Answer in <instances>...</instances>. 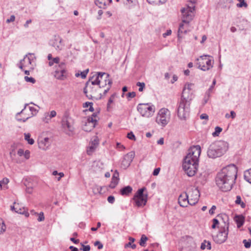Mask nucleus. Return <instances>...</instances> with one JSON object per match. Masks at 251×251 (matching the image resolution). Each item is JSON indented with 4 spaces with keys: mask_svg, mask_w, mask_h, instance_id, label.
Instances as JSON below:
<instances>
[{
    "mask_svg": "<svg viewBox=\"0 0 251 251\" xmlns=\"http://www.w3.org/2000/svg\"><path fill=\"white\" fill-rule=\"evenodd\" d=\"M119 179L112 178L109 187L112 189L114 188L118 184Z\"/></svg>",
    "mask_w": 251,
    "mask_h": 251,
    "instance_id": "37",
    "label": "nucleus"
},
{
    "mask_svg": "<svg viewBox=\"0 0 251 251\" xmlns=\"http://www.w3.org/2000/svg\"><path fill=\"white\" fill-rule=\"evenodd\" d=\"M27 109L32 117L36 115L38 112V110L33 106H28Z\"/></svg>",
    "mask_w": 251,
    "mask_h": 251,
    "instance_id": "35",
    "label": "nucleus"
},
{
    "mask_svg": "<svg viewBox=\"0 0 251 251\" xmlns=\"http://www.w3.org/2000/svg\"><path fill=\"white\" fill-rule=\"evenodd\" d=\"M116 96V94L114 93L113 95H112L109 98L107 104V108L108 109H109L110 108V104L113 102Z\"/></svg>",
    "mask_w": 251,
    "mask_h": 251,
    "instance_id": "36",
    "label": "nucleus"
},
{
    "mask_svg": "<svg viewBox=\"0 0 251 251\" xmlns=\"http://www.w3.org/2000/svg\"><path fill=\"white\" fill-rule=\"evenodd\" d=\"M81 245L82 247V248L81 249V250L83 251H90V246L89 245L85 246L82 243H81Z\"/></svg>",
    "mask_w": 251,
    "mask_h": 251,
    "instance_id": "53",
    "label": "nucleus"
},
{
    "mask_svg": "<svg viewBox=\"0 0 251 251\" xmlns=\"http://www.w3.org/2000/svg\"><path fill=\"white\" fill-rule=\"evenodd\" d=\"M89 79L90 81H92V84H96L101 89L106 87L103 92V95H105L109 91L112 84V80L109 79V75L105 73H95Z\"/></svg>",
    "mask_w": 251,
    "mask_h": 251,
    "instance_id": "4",
    "label": "nucleus"
},
{
    "mask_svg": "<svg viewBox=\"0 0 251 251\" xmlns=\"http://www.w3.org/2000/svg\"><path fill=\"white\" fill-rule=\"evenodd\" d=\"M33 54L29 53L28 54L26 55L24 59L22 60L20 63L19 65V67L22 70H23L24 67H27V65L25 64V61L26 60H28V63L31 64V61L33 60L34 57L32 56Z\"/></svg>",
    "mask_w": 251,
    "mask_h": 251,
    "instance_id": "22",
    "label": "nucleus"
},
{
    "mask_svg": "<svg viewBox=\"0 0 251 251\" xmlns=\"http://www.w3.org/2000/svg\"><path fill=\"white\" fill-rule=\"evenodd\" d=\"M98 113H96H96H94L91 115V116L88 117L87 120H88L89 121H91V119L92 118V119H93V120L95 121V124H96L97 122H98Z\"/></svg>",
    "mask_w": 251,
    "mask_h": 251,
    "instance_id": "41",
    "label": "nucleus"
},
{
    "mask_svg": "<svg viewBox=\"0 0 251 251\" xmlns=\"http://www.w3.org/2000/svg\"><path fill=\"white\" fill-rule=\"evenodd\" d=\"M11 210H14L16 213L25 215L26 217L29 216V213L26 211L25 209L21 207L20 204L14 202L13 205L11 206Z\"/></svg>",
    "mask_w": 251,
    "mask_h": 251,
    "instance_id": "20",
    "label": "nucleus"
},
{
    "mask_svg": "<svg viewBox=\"0 0 251 251\" xmlns=\"http://www.w3.org/2000/svg\"><path fill=\"white\" fill-rule=\"evenodd\" d=\"M210 97V93L209 92H206L205 96H204L203 100V104H205L209 100V98Z\"/></svg>",
    "mask_w": 251,
    "mask_h": 251,
    "instance_id": "48",
    "label": "nucleus"
},
{
    "mask_svg": "<svg viewBox=\"0 0 251 251\" xmlns=\"http://www.w3.org/2000/svg\"><path fill=\"white\" fill-rule=\"evenodd\" d=\"M148 239V238L145 235H142L139 242L140 245L142 247H144Z\"/></svg>",
    "mask_w": 251,
    "mask_h": 251,
    "instance_id": "38",
    "label": "nucleus"
},
{
    "mask_svg": "<svg viewBox=\"0 0 251 251\" xmlns=\"http://www.w3.org/2000/svg\"><path fill=\"white\" fill-rule=\"evenodd\" d=\"M95 3L100 8H104L106 6L105 0H95Z\"/></svg>",
    "mask_w": 251,
    "mask_h": 251,
    "instance_id": "28",
    "label": "nucleus"
},
{
    "mask_svg": "<svg viewBox=\"0 0 251 251\" xmlns=\"http://www.w3.org/2000/svg\"><path fill=\"white\" fill-rule=\"evenodd\" d=\"M94 245L95 246H97L98 249L99 250H100V249H102V248H103L102 244L99 241H97L95 242Z\"/></svg>",
    "mask_w": 251,
    "mask_h": 251,
    "instance_id": "50",
    "label": "nucleus"
},
{
    "mask_svg": "<svg viewBox=\"0 0 251 251\" xmlns=\"http://www.w3.org/2000/svg\"><path fill=\"white\" fill-rule=\"evenodd\" d=\"M170 113L167 108H161L156 118V122L162 126H166L170 120Z\"/></svg>",
    "mask_w": 251,
    "mask_h": 251,
    "instance_id": "13",
    "label": "nucleus"
},
{
    "mask_svg": "<svg viewBox=\"0 0 251 251\" xmlns=\"http://www.w3.org/2000/svg\"><path fill=\"white\" fill-rule=\"evenodd\" d=\"M50 44L57 50H61L63 47L62 39L59 36H55L53 39L50 41Z\"/></svg>",
    "mask_w": 251,
    "mask_h": 251,
    "instance_id": "19",
    "label": "nucleus"
},
{
    "mask_svg": "<svg viewBox=\"0 0 251 251\" xmlns=\"http://www.w3.org/2000/svg\"><path fill=\"white\" fill-rule=\"evenodd\" d=\"M25 80L26 82H29L32 83H34L35 82V79L32 77H28L27 76H25Z\"/></svg>",
    "mask_w": 251,
    "mask_h": 251,
    "instance_id": "49",
    "label": "nucleus"
},
{
    "mask_svg": "<svg viewBox=\"0 0 251 251\" xmlns=\"http://www.w3.org/2000/svg\"><path fill=\"white\" fill-rule=\"evenodd\" d=\"M15 19V16L14 15H11L9 19H7L6 20V23H9L10 22H13V21H14Z\"/></svg>",
    "mask_w": 251,
    "mask_h": 251,
    "instance_id": "60",
    "label": "nucleus"
},
{
    "mask_svg": "<svg viewBox=\"0 0 251 251\" xmlns=\"http://www.w3.org/2000/svg\"><path fill=\"white\" fill-rule=\"evenodd\" d=\"M201 151V147L199 146L191 147L184 158L182 168L185 173L189 177L194 176L198 171Z\"/></svg>",
    "mask_w": 251,
    "mask_h": 251,
    "instance_id": "3",
    "label": "nucleus"
},
{
    "mask_svg": "<svg viewBox=\"0 0 251 251\" xmlns=\"http://www.w3.org/2000/svg\"><path fill=\"white\" fill-rule=\"evenodd\" d=\"M137 110L143 117H151L155 112V107L150 103H140L137 106Z\"/></svg>",
    "mask_w": 251,
    "mask_h": 251,
    "instance_id": "11",
    "label": "nucleus"
},
{
    "mask_svg": "<svg viewBox=\"0 0 251 251\" xmlns=\"http://www.w3.org/2000/svg\"><path fill=\"white\" fill-rule=\"evenodd\" d=\"M134 156L135 153L133 151L129 152L126 155H125L122 162V167L124 169H126L128 167H129Z\"/></svg>",
    "mask_w": 251,
    "mask_h": 251,
    "instance_id": "17",
    "label": "nucleus"
},
{
    "mask_svg": "<svg viewBox=\"0 0 251 251\" xmlns=\"http://www.w3.org/2000/svg\"><path fill=\"white\" fill-rule=\"evenodd\" d=\"M80 51V49L79 47L75 46L70 52V55L73 56L74 58H75Z\"/></svg>",
    "mask_w": 251,
    "mask_h": 251,
    "instance_id": "26",
    "label": "nucleus"
},
{
    "mask_svg": "<svg viewBox=\"0 0 251 251\" xmlns=\"http://www.w3.org/2000/svg\"><path fill=\"white\" fill-rule=\"evenodd\" d=\"M127 137L132 140L135 141L136 140V138L134 134L132 132H130L127 135Z\"/></svg>",
    "mask_w": 251,
    "mask_h": 251,
    "instance_id": "51",
    "label": "nucleus"
},
{
    "mask_svg": "<svg viewBox=\"0 0 251 251\" xmlns=\"http://www.w3.org/2000/svg\"><path fill=\"white\" fill-rule=\"evenodd\" d=\"M222 131V128L219 126H216L215 128V131L212 133L214 137L219 135L220 133Z\"/></svg>",
    "mask_w": 251,
    "mask_h": 251,
    "instance_id": "39",
    "label": "nucleus"
},
{
    "mask_svg": "<svg viewBox=\"0 0 251 251\" xmlns=\"http://www.w3.org/2000/svg\"><path fill=\"white\" fill-rule=\"evenodd\" d=\"M237 169L234 164L223 168L217 175L216 185L222 191L230 190L237 178Z\"/></svg>",
    "mask_w": 251,
    "mask_h": 251,
    "instance_id": "1",
    "label": "nucleus"
},
{
    "mask_svg": "<svg viewBox=\"0 0 251 251\" xmlns=\"http://www.w3.org/2000/svg\"><path fill=\"white\" fill-rule=\"evenodd\" d=\"M171 33H172L171 30H170V29L167 30L166 33L163 34V36L164 37H166L167 36L170 35L171 34Z\"/></svg>",
    "mask_w": 251,
    "mask_h": 251,
    "instance_id": "63",
    "label": "nucleus"
},
{
    "mask_svg": "<svg viewBox=\"0 0 251 251\" xmlns=\"http://www.w3.org/2000/svg\"><path fill=\"white\" fill-rule=\"evenodd\" d=\"M1 221L0 219V234L2 233L5 230V226L3 222H1Z\"/></svg>",
    "mask_w": 251,
    "mask_h": 251,
    "instance_id": "47",
    "label": "nucleus"
},
{
    "mask_svg": "<svg viewBox=\"0 0 251 251\" xmlns=\"http://www.w3.org/2000/svg\"><path fill=\"white\" fill-rule=\"evenodd\" d=\"M228 149L227 142L220 140L212 143L208 147L207 154L208 157L216 158L224 155Z\"/></svg>",
    "mask_w": 251,
    "mask_h": 251,
    "instance_id": "6",
    "label": "nucleus"
},
{
    "mask_svg": "<svg viewBox=\"0 0 251 251\" xmlns=\"http://www.w3.org/2000/svg\"><path fill=\"white\" fill-rule=\"evenodd\" d=\"M198 68L203 71H206L213 67L214 60L212 56L208 55H201L196 59Z\"/></svg>",
    "mask_w": 251,
    "mask_h": 251,
    "instance_id": "9",
    "label": "nucleus"
},
{
    "mask_svg": "<svg viewBox=\"0 0 251 251\" xmlns=\"http://www.w3.org/2000/svg\"><path fill=\"white\" fill-rule=\"evenodd\" d=\"M73 125L74 120L70 116L69 113L65 112L61 120V126L67 134L69 135L73 134L74 130Z\"/></svg>",
    "mask_w": 251,
    "mask_h": 251,
    "instance_id": "10",
    "label": "nucleus"
},
{
    "mask_svg": "<svg viewBox=\"0 0 251 251\" xmlns=\"http://www.w3.org/2000/svg\"><path fill=\"white\" fill-rule=\"evenodd\" d=\"M60 59L59 57H55L54 58L52 61H50L49 63V64L50 66L53 65V63H56L59 64Z\"/></svg>",
    "mask_w": 251,
    "mask_h": 251,
    "instance_id": "44",
    "label": "nucleus"
},
{
    "mask_svg": "<svg viewBox=\"0 0 251 251\" xmlns=\"http://www.w3.org/2000/svg\"><path fill=\"white\" fill-rule=\"evenodd\" d=\"M25 139L27 141L28 143L30 145H33L34 143V140L32 138H30V134L29 133H25L24 134Z\"/></svg>",
    "mask_w": 251,
    "mask_h": 251,
    "instance_id": "32",
    "label": "nucleus"
},
{
    "mask_svg": "<svg viewBox=\"0 0 251 251\" xmlns=\"http://www.w3.org/2000/svg\"><path fill=\"white\" fill-rule=\"evenodd\" d=\"M49 115L50 117V119H51L56 116V112L55 110H52L50 111V114H49Z\"/></svg>",
    "mask_w": 251,
    "mask_h": 251,
    "instance_id": "57",
    "label": "nucleus"
},
{
    "mask_svg": "<svg viewBox=\"0 0 251 251\" xmlns=\"http://www.w3.org/2000/svg\"><path fill=\"white\" fill-rule=\"evenodd\" d=\"M128 247H131L133 249H135L136 247L135 244H132V243L129 242L128 243L126 244L125 246V248H127Z\"/></svg>",
    "mask_w": 251,
    "mask_h": 251,
    "instance_id": "55",
    "label": "nucleus"
},
{
    "mask_svg": "<svg viewBox=\"0 0 251 251\" xmlns=\"http://www.w3.org/2000/svg\"><path fill=\"white\" fill-rule=\"evenodd\" d=\"M136 85L139 87V91L142 92L145 87V84L144 82H138Z\"/></svg>",
    "mask_w": 251,
    "mask_h": 251,
    "instance_id": "43",
    "label": "nucleus"
},
{
    "mask_svg": "<svg viewBox=\"0 0 251 251\" xmlns=\"http://www.w3.org/2000/svg\"><path fill=\"white\" fill-rule=\"evenodd\" d=\"M244 178L246 181L251 184V169L245 172Z\"/></svg>",
    "mask_w": 251,
    "mask_h": 251,
    "instance_id": "30",
    "label": "nucleus"
},
{
    "mask_svg": "<svg viewBox=\"0 0 251 251\" xmlns=\"http://www.w3.org/2000/svg\"><path fill=\"white\" fill-rule=\"evenodd\" d=\"M45 219L44 215L43 212H41L38 214V221L39 222H42L44 221Z\"/></svg>",
    "mask_w": 251,
    "mask_h": 251,
    "instance_id": "52",
    "label": "nucleus"
},
{
    "mask_svg": "<svg viewBox=\"0 0 251 251\" xmlns=\"http://www.w3.org/2000/svg\"><path fill=\"white\" fill-rule=\"evenodd\" d=\"M132 191V187L130 186H127L122 188L120 190V193L122 195H128L131 193Z\"/></svg>",
    "mask_w": 251,
    "mask_h": 251,
    "instance_id": "27",
    "label": "nucleus"
},
{
    "mask_svg": "<svg viewBox=\"0 0 251 251\" xmlns=\"http://www.w3.org/2000/svg\"><path fill=\"white\" fill-rule=\"evenodd\" d=\"M216 209V206L215 205H213L211 209L209 210V213L210 215H213L215 213V210Z\"/></svg>",
    "mask_w": 251,
    "mask_h": 251,
    "instance_id": "58",
    "label": "nucleus"
},
{
    "mask_svg": "<svg viewBox=\"0 0 251 251\" xmlns=\"http://www.w3.org/2000/svg\"><path fill=\"white\" fill-rule=\"evenodd\" d=\"M237 227H240L244 223V217L242 215H237L235 218Z\"/></svg>",
    "mask_w": 251,
    "mask_h": 251,
    "instance_id": "25",
    "label": "nucleus"
},
{
    "mask_svg": "<svg viewBox=\"0 0 251 251\" xmlns=\"http://www.w3.org/2000/svg\"><path fill=\"white\" fill-rule=\"evenodd\" d=\"M89 72V69H86V70L81 72L80 74H76L75 76L78 77L79 75H81L82 78H85L86 77V75Z\"/></svg>",
    "mask_w": 251,
    "mask_h": 251,
    "instance_id": "40",
    "label": "nucleus"
},
{
    "mask_svg": "<svg viewBox=\"0 0 251 251\" xmlns=\"http://www.w3.org/2000/svg\"><path fill=\"white\" fill-rule=\"evenodd\" d=\"M26 191L28 194H31L33 191V188L31 187H27L26 189Z\"/></svg>",
    "mask_w": 251,
    "mask_h": 251,
    "instance_id": "64",
    "label": "nucleus"
},
{
    "mask_svg": "<svg viewBox=\"0 0 251 251\" xmlns=\"http://www.w3.org/2000/svg\"><path fill=\"white\" fill-rule=\"evenodd\" d=\"M9 182V179L7 178H4L0 181V188L2 189H7V184Z\"/></svg>",
    "mask_w": 251,
    "mask_h": 251,
    "instance_id": "29",
    "label": "nucleus"
},
{
    "mask_svg": "<svg viewBox=\"0 0 251 251\" xmlns=\"http://www.w3.org/2000/svg\"><path fill=\"white\" fill-rule=\"evenodd\" d=\"M235 203L237 204H240L241 207L242 208H245L246 206L245 203L242 201L241 198L240 196H237L236 200H235Z\"/></svg>",
    "mask_w": 251,
    "mask_h": 251,
    "instance_id": "34",
    "label": "nucleus"
},
{
    "mask_svg": "<svg viewBox=\"0 0 251 251\" xmlns=\"http://www.w3.org/2000/svg\"><path fill=\"white\" fill-rule=\"evenodd\" d=\"M45 115L46 117L45 118V119H44L43 121L45 123H48L49 122V121L50 120V119L49 113H46L45 114Z\"/></svg>",
    "mask_w": 251,
    "mask_h": 251,
    "instance_id": "59",
    "label": "nucleus"
},
{
    "mask_svg": "<svg viewBox=\"0 0 251 251\" xmlns=\"http://www.w3.org/2000/svg\"><path fill=\"white\" fill-rule=\"evenodd\" d=\"M95 121L91 119V121L87 120V122L85 125L83 126V129L87 132L91 131L96 126Z\"/></svg>",
    "mask_w": 251,
    "mask_h": 251,
    "instance_id": "23",
    "label": "nucleus"
},
{
    "mask_svg": "<svg viewBox=\"0 0 251 251\" xmlns=\"http://www.w3.org/2000/svg\"><path fill=\"white\" fill-rule=\"evenodd\" d=\"M38 147L44 151L47 150L50 146L51 142L48 137L40 138L38 139Z\"/></svg>",
    "mask_w": 251,
    "mask_h": 251,
    "instance_id": "18",
    "label": "nucleus"
},
{
    "mask_svg": "<svg viewBox=\"0 0 251 251\" xmlns=\"http://www.w3.org/2000/svg\"><path fill=\"white\" fill-rule=\"evenodd\" d=\"M99 140L97 136L93 137L89 143V146L87 149V153L88 155H91L98 147Z\"/></svg>",
    "mask_w": 251,
    "mask_h": 251,
    "instance_id": "16",
    "label": "nucleus"
},
{
    "mask_svg": "<svg viewBox=\"0 0 251 251\" xmlns=\"http://www.w3.org/2000/svg\"><path fill=\"white\" fill-rule=\"evenodd\" d=\"M243 243L246 248L248 249L250 248L251 246V239H248V240L244 239L243 241Z\"/></svg>",
    "mask_w": 251,
    "mask_h": 251,
    "instance_id": "42",
    "label": "nucleus"
},
{
    "mask_svg": "<svg viewBox=\"0 0 251 251\" xmlns=\"http://www.w3.org/2000/svg\"><path fill=\"white\" fill-rule=\"evenodd\" d=\"M61 70H62V71L67 70L66 68V64L64 62H62L55 66V71L59 72L60 70L61 71Z\"/></svg>",
    "mask_w": 251,
    "mask_h": 251,
    "instance_id": "31",
    "label": "nucleus"
},
{
    "mask_svg": "<svg viewBox=\"0 0 251 251\" xmlns=\"http://www.w3.org/2000/svg\"><path fill=\"white\" fill-rule=\"evenodd\" d=\"M160 171V168H156L154 170L153 172V176H157L159 173Z\"/></svg>",
    "mask_w": 251,
    "mask_h": 251,
    "instance_id": "61",
    "label": "nucleus"
},
{
    "mask_svg": "<svg viewBox=\"0 0 251 251\" xmlns=\"http://www.w3.org/2000/svg\"><path fill=\"white\" fill-rule=\"evenodd\" d=\"M52 175L53 176H56V175H58L59 176L57 178V180L58 181L60 180L61 178L63 177L64 176V174L63 173L61 172V173H58L57 171H54L52 172Z\"/></svg>",
    "mask_w": 251,
    "mask_h": 251,
    "instance_id": "45",
    "label": "nucleus"
},
{
    "mask_svg": "<svg viewBox=\"0 0 251 251\" xmlns=\"http://www.w3.org/2000/svg\"><path fill=\"white\" fill-rule=\"evenodd\" d=\"M206 248H207L208 250H210L211 249V243L209 242H207L206 240H204L201 244V250H204Z\"/></svg>",
    "mask_w": 251,
    "mask_h": 251,
    "instance_id": "33",
    "label": "nucleus"
},
{
    "mask_svg": "<svg viewBox=\"0 0 251 251\" xmlns=\"http://www.w3.org/2000/svg\"><path fill=\"white\" fill-rule=\"evenodd\" d=\"M215 84H216V80L214 79L213 81V82H212V84L210 86V87L209 88L207 92H209V93H210V92L212 90V89H213L214 85H215Z\"/></svg>",
    "mask_w": 251,
    "mask_h": 251,
    "instance_id": "62",
    "label": "nucleus"
},
{
    "mask_svg": "<svg viewBox=\"0 0 251 251\" xmlns=\"http://www.w3.org/2000/svg\"><path fill=\"white\" fill-rule=\"evenodd\" d=\"M178 202L180 206L183 207H186L188 204H190L187 193L185 192L180 195L178 199Z\"/></svg>",
    "mask_w": 251,
    "mask_h": 251,
    "instance_id": "21",
    "label": "nucleus"
},
{
    "mask_svg": "<svg viewBox=\"0 0 251 251\" xmlns=\"http://www.w3.org/2000/svg\"><path fill=\"white\" fill-rule=\"evenodd\" d=\"M29 104L34 105V104L32 102L30 103H25L24 105V108L20 112L16 114L15 118L18 122L25 123L29 118L32 117L31 114H30L27 109V106Z\"/></svg>",
    "mask_w": 251,
    "mask_h": 251,
    "instance_id": "14",
    "label": "nucleus"
},
{
    "mask_svg": "<svg viewBox=\"0 0 251 251\" xmlns=\"http://www.w3.org/2000/svg\"><path fill=\"white\" fill-rule=\"evenodd\" d=\"M191 6H187L181 9L182 23L180 24L178 30V37L181 38V34L186 33L188 26L190 22L194 17L193 11L195 10V6L192 3Z\"/></svg>",
    "mask_w": 251,
    "mask_h": 251,
    "instance_id": "5",
    "label": "nucleus"
},
{
    "mask_svg": "<svg viewBox=\"0 0 251 251\" xmlns=\"http://www.w3.org/2000/svg\"><path fill=\"white\" fill-rule=\"evenodd\" d=\"M149 3H163L166 1V0H147Z\"/></svg>",
    "mask_w": 251,
    "mask_h": 251,
    "instance_id": "46",
    "label": "nucleus"
},
{
    "mask_svg": "<svg viewBox=\"0 0 251 251\" xmlns=\"http://www.w3.org/2000/svg\"><path fill=\"white\" fill-rule=\"evenodd\" d=\"M217 217L222 220L224 225H221L220 230L217 234L213 236L214 241L217 244L224 243L227 238L228 234L229 223L228 217L226 215H218Z\"/></svg>",
    "mask_w": 251,
    "mask_h": 251,
    "instance_id": "7",
    "label": "nucleus"
},
{
    "mask_svg": "<svg viewBox=\"0 0 251 251\" xmlns=\"http://www.w3.org/2000/svg\"><path fill=\"white\" fill-rule=\"evenodd\" d=\"M108 201L110 203H113L115 201V198L114 196H110L107 198Z\"/></svg>",
    "mask_w": 251,
    "mask_h": 251,
    "instance_id": "56",
    "label": "nucleus"
},
{
    "mask_svg": "<svg viewBox=\"0 0 251 251\" xmlns=\"http://www.w3.org/2000/svg\"><path fill=\"white\" fill-rule=\"evenodd\" d=\"M54 77L59 80H64L67 78V70L59 71H54Z\"/></svg>",
    "mask_w": 251,
    "mask_h": 251,
    "instance_id": "24",
    "label": "nucleus"
},
{
    "mask_svg": "<svg viewBox=\"0 0 251 251\" xmlns=\"http://www.w3.org/2000/svg\"><path fill=\"white\" fill-rule=\"evenodd\" d=\"M101 88L96 84H92V81L89 80L85 83L83 92L90 100H100L101 98Z\"/></svg>",
    "mask_w": 251,
    "mask_h": 251,
    "instance_id": "8",
    "label": "nucleus"
},
{
    "mask_svg": "<svg viewBox=\"0 0 251 251\" xmlns=\"http://www.w3.org/2000/svg\"><path fill=\"white\" fill-rule=\"evenodd\" d=\"M145 190L146 188L145 187L139 189L133 198V200L134 201L135 205L138 207H143L146 204L148 194H144Z\"/></svg>",
    "mask_w": 251,
    "mask_h": 251,
    "instance_id": "12",
    "label": "nucleus"
},
{
    "mask_svg": "<svg viewBox=\"0 0 251 251\" xmlns=\"http://www.w3.org/2000/svg\"><path fill=\"white\" fill-rule=\"evenodd\" d=\"M187 194L188 195V198L189 199L190 205H194L198 202L200 193L197 188H191Z\"/></svg>",
    "mask_w": 251,
    "mask_h": 251,
    "instance_id": "15",
    "label": "nucleus"
},
{
    "mask_svg": "<svg viewBox=\"0 0 251 251\" xmlns=\"http://www.w3.org/2000/svg\"><path fill=\"white\" fill-rule=\"evenodd\" d=\"M127 98H133L136 96V93L135 92H132L128 93L126 95Z\"/></svg>",
    "mask_w": 251,
    "mask_h": 251,
    "instance_id": "54",
    "label": "nucleus"
},
{
    "mask_svg": "<svg viewBox=\"0 0 251 251\" xmlns=\"http://www.w3.org/2000/svg\"><path fill=\"white\" fill-rule=\"evenodd\" d=\"M194 87V84L191 83H187L184 86L180 99L177 105V116L181 120H185L189 116Z\"/></svg>",
    "mask_w": 251,
    "mask_h": 251,
    "instance_id": "2",
    "label": "nucleus"
}]
</instances>
